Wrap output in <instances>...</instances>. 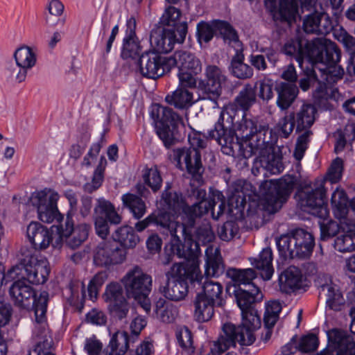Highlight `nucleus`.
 <instances>
[{
	"label": "nucleus",
	"instance_id": "f257e3e1",
	"mask_svg": "<svg viewBox=\"0 0 355 355\" xmlns=\"http://www.w3.org/2000/svg\"><path fill=\"white\" fill-rule=\"evenodd\" d=\"M50 268L47 259L35 254L28 247H21L17 254V263L8 271L11 278H17L10 287L9 293L15 305L28 309L32 304L35 321L46 322V313L49 300L46 291L37 297L35 291L30 285L44 284L49 277Z\"/></svg>",
	"mask_w": 355,
	"mask_h": 355
},
{
	"label": "nucleus",
	"instance_id": "f03ea898",
	"mask_svg": "<svg viewBox=\"0 0 355 355\" xmlns=\"http://www.w3.org/2000/svg\"><path fill=\"white\" fill-rule=\"evenodd\" d=\"M241 139H238L240 149L232 150L231 146H222L224 153L232 156H241L248 159L257 155L255 164L272 174L283 171L282 155L274 146L277 137L273 135L269 125L257 119H243L237 126Z\"/></svg>",
	"mask_w": 355,
	"mask_h": 355
},
{
	"label": "nucleus",
	"instance_id": "7ed1b4c3",
	"mask_svg": "<svg viewBox=\"0 0 355 355\" xmlns=\"http://www.w3.org/2000/svg\"><path fill=\"white\" fill-rule=\"evenodd\" d=\"M286 55L294 58L301 67L304 58L309 62H320L324 69H319L324 74L327 82L341 79L344 69L338 64L340 51L335 42L324 38L308 40L297 35L287 40L281 49Z\"/></svg>",
	"mask_w": 355,
	"mask_h": 355
},
{
	"label": "nucleus",
	"instance_id": "20e7f679",
	"mask_svg": "<svg viewBox=\"0 0 355 355\" xmlns=\"http://www.w3.org/2000/svg\"><path fill=\"white\" fill-rule=\"evenodd\" d=\"M257 102L256 87L246 83L240 90L234 101L225 105L220 111L214 128L208 131L207 137L216 140L222 146H231L232 150L240 149L238 139H241L237 126L247 118L245 112Z\"/></svg>",
	"mask_w": 355,
	"mask_h": 355
},
{
	"label": "nucleus",
	"instance_id": "39448f33",
	"mask_svg": "<svg viewBox=\"0 0 355 355\" xmlns=\"http://www.w3.org/2000/svg\"><path fill=\"white\" fill-rule=\"evenodd\" d=\"M242 322L236 326L232 323H225L223 327V334L214 343V349L220 354L230 347H234L236 343L240 345L241 355H248V346L255 341L254 331L261 327V319L254 309L241 311Z\"/></svg>",
	"mask_w": 355,
	"mask_h": 355
},
{
	"label": "nucleus",
	"instance_id": "423d86ee",
	"mask_svg": "<svg viewBox=\"0 0 355 355\" xmlns=\"http://www.w3.org/2000/svg\"><path fill=\"white\" fill-rule=\"evenodd\" d=\"M315 112L314 106L304 104L299 110L289 112L277 123V130L283 138H288L295 128L296 133L302 132L297 139L293 152V156L297 161L303 158L308 148L313 134L310 128L315 121Z\"/></svg>",
	"mask_w": 355,
	"mask_h": 355
},
{
	"label": "nucleus",
	"instance_id": "0eeeda50",
	"mask_svg": "<svg viewBox=\"0 0 355 355\" xmlns=\"http://www.w3.org/2000/svg\"><path fill=\"white\" fill-rule=\"evenodd\" d=\"M297 182V178L294 175H285L275 182H266L263 187L268 188V191L264 197L256 205L254 211L251 209L252 205H249L247 215L262 216L265 218L266 214H275L287 201Z\"/></svg>",
	"mask_w": 355,
	"mask_h": 355
},
{
	"label": "nucleus",
	"instance_id": "6e6552de",
	"mask_svg": "<svg viewBox=\"0 0 355 355\" xmlns=\"http://www.w3.org/2000/svg\"><path fill=\"white\" fill-rule=\"evenodd\" d=\"M182 223V228L185 236L182 244L174 245L168 243L164 247V255L162 258L163 264L167 265L176 254L179 258L189 259L196 255L200 250V245H205L213 242L215 234L209 221L205 220L196 230L194 239L191 232L193 227H186Z\"/></svg>",
	"mask_w": 355,
	"mask_h": 355
},
{
	"label": "nucleus",
	"instance_id": "1a4fd4ad",
	"mask_svg": "<svg viewBox=\"0 0 355 355\" xmlns=\"http://www.w3.org/2000/svg\"><path fill=\"white\" fill-rule=\"evenodd\" d=\"M167 286L161 291L164 296L173 301L183 300L187 295L189 284L200 286L203 279L199 266L195 262L174 264L166 275Z\"/></svg>",
	"mask_w": 355,
	"mask_h": 355
},
{
	"label": "nucleus",
	"instance_id": "9d476101",
	"mask_svg": "<svg viewBox=\"0 0 355 355\" xmlns=\"http://www.w3.org/2000/svg\"><path fill=\"white\" fill-rule=\"evenodd\" d=\"M281 256L286 259H307L311 255L314 246L313 235L302 228L291 230L276 239Z\"/></svg>",
	"mask_w": 355,
	"mask_h": 355
},
{
	"label": "nucleus",
	"instance_id": "9b49d317",
	"mask_svg": "<svg viewBox=\"0 0 355 355\" xmlns=\"http://www.w3.org/2000/svg\"><path fill=\"white\" fill-rule=\"evenodd\" d=\"M126 295L137 301L146 312L150 310L148 297L152 287V278L136 266L128 271L122 279Z\"/></svg>",
	"mask_w": 355,
	"mask_h": 355
},
{
	"label": "nucleus",
	"instance_id": "f8f14e48",
	"mask_svg": "<svg viewBox=\"0 0 355 355\" xmlns=\"http://www.w3.org/2000/svg\"><path fill=\"white\" fill-rule=\"evenodd\" d=\"M228 78L223 69L215 64H207L205 69V78L198 81V89L201 92L202 99L211 101L218 106V101L222 94L223 87Z\"/></svg>",
	"mask_w": 355,
	"mask_h": 355
},
{
	"label": "nucleus",
	"instance_id": "ddd939ff",
	"mask_svg": "<svg viewBox=\"0 0 355 355\" xmlns=\"http://www.w3.org/2000/svg\"><path fill=\"white\" fill-rule=\"evenodd\" d=\"M295 198L304 211L321 218L328 216L329 211L325 202L326 190L322 185L315 189L310 187L299 188Z\"/></svg>",
	"mask_w": 355,
	"mask_h": 355
},
{
	"label": "nucleus",
	"instance_id": "4468645a",
	"mask_svg": "<svg viewBox=\"0 0 355 355\" xmlns=\"http://www.w3.org/2000/svg\"><path fill=\"white\" fill-rule=\"evenodd\" d=\"M160 112L162 115L159 121L160 126L157 130V135L166 148H171L180 141L177 127L181 121V118L172 108L163 107L157 103V120Z\"/></svg>",
	"mask_w": 355,
	"mask_h": 355
},
{
	"label": "nucleus",
	"instance_id": "2eb2a0df",
	"mask_svg": "<svg viewBox=\"0 0 355 355\" xmlns=\"http://www.w3.org/2000/svg\"><path fill=\"white\" fill-rule=\"evenodd\" d=\"M93 217L96 234L102 239H105L110 233L109 223L119 225L122 220L114 206L103 198L97 199Z\"/></svg>",
	"mask_w": 355,
	"mask_h": 355
},
{
	"label": "nucleus",
	"instance_id": "dca6fc26",
	"mask_svg": "<svg viewBox=\"0 0 355 355\" xmlns=\"http://www.w3.org/2000/svg\"><path fill=\"white\" fill-rule=\"evenodd\" d=\"M171 159L181 171H187L193 179L198 181L202 179L205 168L202 163L201 153L195 148H178L174 149Z\"/></svg>",
	"mask_w": 355,
	"mask_h": 355
},
{
	"label": "nucleus",
	"instance_id": "f3484780",
	"mask_svg": "<svg viewBox=\"0 0 355 355\" xmlns=\"http://www.w3.org/2000/svg\"><path fill=\"white\" fill-rule=\"evenodd\" d=\"M160 205L162 209L157 215V226L159 225L171 232V229L173 228V220L175 216L180 214H182V209L186 205L182 197L176 192L171 191L168 187L162 193Z\"/></svg>",
	"mask_w": 355,
	"mask_h": 355
},
{
	"label": "nucleus",
	"instance_id": "a211bd4d",
	"mask_svg": "<svg viewBox=\"0 0 355 355\" xmlns=\"http://www.w3.org/2000/svg\"><path fill=\"white\" fill-rule=\"evenodd\" d=\"M59 195L57 192L40 191L34 193L31 198L32 205L37 208L38 217L44 223H51L59 221L62 215L58 209Z\"/></svg>",
	"mask_w": 355,
	"mask_h": 355
},
{
	"label": "nucleus",
	"instance_id": "6ab92c4d",
	"mask_svg": "<svg viewBox=\"0 0 355 355\" xmlns=\"http://www.w3.org/2000/svg\"><path fill=\"white\" fill-rule=\"evenodd\" d=\"M191 199H195L197 202L189 206L186 205L182 209V218L184 220V225L186 227H193L195 225L196 219L209 212L210 203H214L211 200V192L209 198H206V191L200 187L191 186L188 191Z\"/></svg>",
	"mask_w": 355,
	"mask_h": 355
},
{
	"label": "nucleus",
	"instance_id": "aec40b11",
	"mask_svg": "<svg viewBox=\"0 0 355 355\" xmlns=\"http://www.w3.org/2000/svg\"><path fill=\"white\" fill-rule=\"evenodd\" d=\"M125 258V250L112 241L100 242L94 250L93 261L98 267L108 268L122 263Z\"/></svg>",
	"mask_w": 355,
	"mask_h": 355
},
{
	"label": "nucleus",
	"instance_id": "412c9836",
	"mask_svg": "<svg viewBox=\"0 0 355 355\" xmlns=\"http://www.w3.org/2000/svg\"><path fill=\"white\" fill-rule=\"evenodd\" d=\"M103 297L107 304L110 315L115 320L126 319L130 309V305L126 300L122 286L116 282L107 285Z\"/></svg>",
	"mask_w": 355,
	"mask_h": 355
},
{
	"label": "nucleus",
	"instance_id": "4be33fe9",
	"mask_svg": "<svg viewBox=\"0 0 355 355\" xmlns=\"http://www.w3.org/2000/svg\"><path fill=\"white\" fill-rule=\"evenodd\" d=\"M264 6L277 23L291 26L299 17L298 0H264Z\"/></svg>",
	"mask_w": 355,
	"mask_h": 355
},
{
	"label": "nucleus",
	"instance_id": "5701e85b",
	"mask_svg": "<svg viewBox=\"0 0 355 355\" xmlns=\"http://www.w3.org/2000/svg\"><path fill=\"white\" fill-rule=\"evenodd\" d=\"M329 347L321 355H355V340L347 331L334 328L327 331Z\"/></svg>",
	"mask_w": 355,
	"mask_h": 355
},
{
	"label": "nucleus",
	"instance_id": "b1692460",
	"mask_svg": "<svg viewBox=\"0 0 355 355\" xmlns=\"http://www.w3.org/2000/svg\"><path fill=\"white\" fill-rule=\"evenodd\" d=\"M334 28L333 21L324 11L316 9L304 16L302 22V29L307 34L325 35L329 33Z\"/></svg>",
	"mask_w": 355,
	"mask_h": 355
},
{
	"label": "nucleus",
	"instance_id": "393cba45",
	"mask_svg": "<svg viewBox=\"0 0 355 355\" xmlns=\"http://www.w3.org/2000/svg\"><path fill=\"white\" fill-rule=\"evenodd\" d=\"M26 234L35 250L46 249L53 240L49 229L38 222H31L28 225Z\"/></svg>",
	"mask_w": 355,
	"mask_h": 355
},
{
	"label": "nucleus",
	"instance_id": "a878e982",
	"mask_svg": "<svg viewBox=\"0 0 355 355\" xmlns=\"http://www.w3.org/2000/svg\"><path fill=\"white\" fill-rule=\"evenodd\" d=\"M14 59L19 67L16 74V80L22 83L26 80L28 70L33 68L36 63V55L28 46L18 48L14 53Z\"/></svg>",
	"mask_w": 355,
	"mask_h": 355
},
{
	"label": "nucleus",
	"instance_id": "bb28decb",
	"mask_svg": "<svg viewBox=\"0 0 355 355\" xmlns=\"http://www.w3.org/2000/svg\"><path fill=\"white\" fill-rule=\"evenodd\" d=\"M319 297L324 300L326 308L334 311H340L345 304V300L338 286L332 283L320 286Z\"/></svg>",
	"mask_w": 355,
	"mask_h": 355
},
{
	"label": "nucleus",
	"instance_id": "cd10ccee",
	"mask_svg": "<svg viewBox=\"0 0 355 355\" xmlns=\"http://www.w3.org/2000/svg\"><path fill=\"white\" fill-rule=\"evenodd\" d=\"M234 296L241 311L254 308L256 303L261 301L263 297L256 285H250V288L239 287L234 291Z\"/></svg>",
	"mask_w": 355,
	"mask_h": 355
},
{
	"label": "nucleus",
	"instance_id": "c85d7f7f",
	"mask_svg": "<svg viewBox=\"0 0 355 355\" xmlns=\"http://www.w3.org/2000/svg\"><path fill=\"white\" fill-rule=\"evenodd\" d=\"M261 54H251L249 57V62L252 67L257 71H266L268 66L266 59H267L270 66L272 68L277 66L279 62V53L272 46L261 47L259 49Z\"/></svg>",
	"mask_w": 355,
	"mask_h": 355
},
{
	"label": "nucleus",
	"instance_id": "c756f323",
	"mask_svg": "<svg viewBox=\"0 0 355 355\" xmlns=\"http://www.w3.org/2000/svg\"><path fill=\"white\" fill-rule=\"evenodd\" d=\"M278 281L281 291L290 293L301 287L302 274L297 267L291 266L279 274Z\"/></svg>",
	"mask_w": 355,
	"mask_h": 355
},
{
	"label": "nucleus",
	"instance_id": "7c9ffc66",
	"mask_svg": "<svg viewBox=\"0 0 355 355\" xmlns=\"http://www.w3.org/2000/svg\"><path fill=\"white\" fill-rule=\"evenodd\" d=\"M171 57L175 60V66H177L180 71H191L194 74H198L202 71L200 60L190 52L178 51Z\"/></svg>",
	"mask_w": 355,
	"mask_h": 355
},
{
	"label": "nucleus",
	"instance_id": "2f4dec72",
	"mask_svg": "<svg viewBox=\"0 0 355 355\" xmlns=\"http://www.w3.org/2000/svg\"><path fill=\"white\" fill-rule=\"evenodd\" d=\"M273 254L270 248H263L259 256L253 259L252 264L259 271L263 280H270L274 273L272 266Z\"/></svg>",
	"mask_w": 355,
	"mask_h": 355
},
{
	"label": "nucleus",
	"instance_id": "473e14b6",
	"mask_svg": "<svg viewBox=\"0 0 355 355\" xmlns=\"http://www.w3.org/2000/svg\"><path fill=\"white\" fill-rule=\"evenodd\" d=\"M277 93V105L281 110L288 109L295 101L297 94L298 88L290 83H281L276 86Z\"/></svg>",
	"mask_w": 355,
	"mask_h": 355
},
{
	"label": "nucleus",
	"instance_id": "72a5a7b5",
	"mask_svg": "<svg viewBox=\"0 0 355 355\" xmlns=\"http://www.w3.org/2000/svg\"><path fill=\"white\" fill-rule=\"evenodd\" d=\"M225 272V265L218 248H207L205 274L207 277H218Z\"/></svg>",
	"mask_w": 355,
	"mask_h": 355
},
{
	"label": "nucleus",
	"instance_id": "f704fd0d",
	"mask_svg": "<svg viewBox=\"0 0 355 355\" xmlns=\"http://www.w3.org/2000/svg\"><path fill=\"white\" fill-rule=\"evenodd\" d=\"M342 234L334 241V248L339 252H346L355 250V226L348 223L342 224Z\"/></svg>",
	"mask_w": 355,
	"mask_h": 355
},
{
	"label": "nucleus",
	"instance_id": "c9c22d12",
	"mask_svg": "<svg viewBox=\"0 0 355 355\" xmlns=\"http://www.w3.org/2000/svg\"><path fill=\"white\" fill-rule=\"evenodd\" d=\"M244 54L242 52L236 51V54L232 58L229 71L235 78L240 80H247L251 78L254 75L253 68L244 63Z\"/></svg>",
	"mask_w": 355,
	"mask_h": 355
},
{
	"label": "nucleus",
	"instance_id": "e433bc0d",
	"mask_svg": "<svg viewBox=\"0 0 355 355\" xmlns=\"http://www.w3.org/2000/svg\"><path fill=\"white\" fill-rule=\"evenodd\" d=\"M198 286L202 291L198 294H202L203 297L216 304V306H222L225 304L223 287L219 282L205 280Z\"/></svg>",
	"mask_w": 355,
	"mask_h": 355
},
{
	"label": "nucleus",
	"instance_id": "4c0bfd02",
	"mask_svg": "<svg viewBox=\"0 0 355 355\" xmlns=\"http://www.w3.org/2000/svg\"><path fill=\"white\" fill-rule=\"evenodd\" d=\"M193 305L194 318L198 322H205L211 320L214 313V307L216 306V304L203 297L202 294L198 293Z\"/></svg>",
	"mask_w": 355,
	"mask_h": 355
},
{
	"label": "nucleus",
	"instance_id": "58836bf2",
	"mask_svg": "<svg viewBox=\"0 0 355 355\" xmlns=\"http://www.w3.org/2000/svg\"><path fill=\"white\" fill-rule=\"evenodd\" d=\"M132 340L125 331H117L112 336L105 355H124Z\"/></svg>",
	"mask_w": 355,
	"mask_h": 355
},
{
	"label": "nucleus",
	"instance_id": "ea45409f",
	"mask_svg": "<svg viewBox=\"0 0 355 355\" xmlns=\"http://www.w3.org/2000/svg\"><path fill=\"white\" fill-rule=\"evenodd\" d=\"M226 275L233 282L239 284V287L243 286V288H250V285H255L252 281L256 278L257 274L254 269H237L229 268L226 271Z\"/></svg>",
	"mask_w": 355,
	"mask_h": 355
},
{
	"label": "nucleus",
	"instance_id": "a19ab883",
	"mask_svg": "<svg viewBox=\"0 0 355 355\" xmlns=\"http://www.w3.org/2000/svg\"><path fill=\"white\" fill-rule=\"evenodd\" d=\"M112 237L113 241L119 243L125 248H133L139 242V236L132 227L128 225L118 228L113 234Z\"/></svg>",
	"mask_w": 355,
	"mask_h": 355
},
{
	"label": "nucleus",
	"instance_id": "79ce46f5",
	"mask_svg": "<svg viewBox=\"0 0 355 355\" xmlns=\"http://www.w3.org/2000/svg\"><path fill=\"white\" fill-rule=\"evenodd\" d=\"M311 64V67H306L304 70V75L305 76L304 78H300L299 81L300 87L303 91H306L309 89L310 87V84L311 81H316L318 80L320 83H327V84H332L335 82H327L324 80L325 75L322 74V73L320 71L319 69H321L320 67H318V64H320V62H309ZM322 67V69H324Z\"/></svg>",
	"mask_w": 355,
	"mask_h": 355
},
{
	"label": "nucleus",
	"instance_id": "37998d69",
	"mask_svg": "<svg viewBox=\"0 0 355 355\" xmlns=\"http://www.w3.org/2000/svg\"><path fill=\"white\" fill-rule=\"evenodd\" d=\"M136 63L144 77L155 80V49L142 53Z\"/></svg>",
	"mask_w": 355,
	"mask_h": 355
},
{
	"label": "nucleus",
	"instance_id": "c03bdc74",
	"mask_svg": "<svg viewBox=\"0 0 355 355\" xmlns=\"http://www.w3.org/2000/svg\"><path fill=\"white\" fill-rule=\"evenodd\" d=\"M90 228L86 223L78 225L69 236H65L66 245L73 250L80 247L87 239Z\"/></svg>",
	"mask_w": 355,
	"mask_h": 355
},
{
	"label": "nucleus",
	"instance_id": "a18cd8bd",
	"mask_svg": "<svg viewBox=\"0 0 355 355\" xmlns=\"http://www.w3.org/2000/svg\"><path fill=\"white\" fill-rule=\"evenodd\" d=\"M46 9L48 10V14L45 16V21L48 26L64 25L66 18L60 17L64 11V6L61 1L51 0L49 3Z\"/></svg>",
	"mask_w": 355,
	"mask_h": 355
},
{
	"label": "nucleus",
	"instance_id": "49530a36",
	"mask_svg": "<svg viewBox=\"0 0 355 355\" xmlns=\"http://www.w3.org/2000/svg\"><path fill=\"white\" fill-rule=\"evenodd\" d=\"M165 100L175 107L184 109L192 104L193 94L187 89L178 87L171 95H167Z\"/></svg>",
	"mask_w": 355,
	"mask_h": 355
},
{
	"label": "nucleus",
	"instance_id": "de8ad7c7",
	"mask_svg": "<svg viewBox=\"0 0 355 355\" xmlns=\"http://www.w3.org/2000/svg\"><path fill=\"white\" fill-rule=\"evenodd\" d=\"M213 24L216 29V35L220 37L225 43L230 44L239 42V35L236 29L227 21L214 19Z\"/></svg>",
	"mask_w": 355,
	"mask_h": 355
},
{
	"label": "nucleus",
	"instance_id": "09e8293b",
	"mask_svg": "<svg viewBox=\"0 0 355 355\" xmlns=\"http://www.w3.org/2000/svg\"><path fill=\"white\" fill-rule=\"evenodd\" d=\"M122 200L136 219L141 218L146 212V205L141 198L132 193H126L122 196Z\"/></svg>",
	"mask_w": 355,
	"mask_h": 355
},
{
	"label": "nucleus",
	"instance_id": "8fccbe9b",
	"mask_svg": "<svg viewBox=\"0 0 355 355\" xmlns=\"http://www.w3.org/2000/svg\"><path fill=\"white\" fill-rule=\"evenodd\" d=\"M141 47L137 37L124 38L121 57L123 60L130 59L136 62L141 56Z\"/></svg>",
	"mask_w": 355,
	"mask_h": 355
},
{
	"label": "nucleus",
	"instance_id": "3c124183",
	"mask_svg": "<svg viewBox=\"0 0 355 355\" xmlns=\"http://www.w3.org/2000/svg\"><path fill=\"white\" fill-rule=\"evenodd\" d=\"M331 203L337 216L342 218L347 214L348 198L345 191L339 189L334 191L331 195Z\"/></svg>",
	"mask_w": 355,
	"mask_h": 355
},
{
	"label": "nucleus",
	"instance_id": "603ef678",
	"mask_svg": "<svg viewBox=\"0 0 355 355\" xmlns=\"http://www.w3.org/2000/svg\"><path fill=\"white\" fill-rule=\"evenodd\" d=\"M282 309L279 301H269L266 306V311L263 317L265 327H273L279 319V314Z\"/></svg>",
	"mask_w": 355,
	"mask_h": 355
},
{
	"label": "nucleus",
	"instance_id": "864d4df0",
	"mask_svg": "<svg viewBox=\"0 0 355 355\" xmlns=\"http://www.w3.org/2000/svg\"><path fill=\"white\" fill-rule=\"evenodd\" d=\"M160 39L157 41V54L167 53L173 49L175 43L174 33L169 28L162 29Z\"/></svg>",
	"mask_w": 355,
	"mask_h": 355
},
{
	"label": "nucleus",
	"instance_id": "5fc2aeb1",
	"mask_svg": "<svg viewBox=\"0 0 355 355\" xmlns=\"http://www.w3.org/2000/svg\"><path fill=\"white\" fill-rule=\"evenodd\" d=\"M177 309L173 304L166 303L163 299L157 301V315L159 314V318L164 323L173 322L177 315Z\"/></svg>",
	"mask_w": 355,
	"mask_h": 355
},
{
	"label": "nucleus",
	"instance_id": "6e6d98bb",
	"mask_svg": "<svg viewBox=\"0 0 355 355\" xmlns=\"http://www.w3.org/2000/svg\"><path fill=\"white\" fill-rule=\"evenodd\" d=\"M216 33V29L214 26L213 20L210 22L200 21L198 23L196 26V37L199 42H209Z\"/></svg>",
	"mask_w": 355,
	"mask_h": 355
},
{
	"label": "nucleus",
	"instance_id": "4d7b16f0",
	"mask_svg": "<svg viewBox=\"0 0 355 355\" xmlns=\"http://www.w3.org/2000/svg\"><path fill=\"white\" fill-rule=\"evenodd\" d=\"M253 87L258 89V96L263 101L268 102L273 98V81L269 78L264 77L257 81Z\"/></svg>",
	"mask_w": 355,
	"mask_h": 355
},
{
	"label": "nucleus",
	"instance_id": "13d9d810",
	"mask_svg": "<svg viewBox=\"0 0 355 355\" xmlns=\"http://www.w3.org/2000/svg\"><path fill=\"white\" fill-rule=\"evenodd\" d=\"M211 200H214V203H210L211 206L209 211H211L212 218L218 220L225 209V197L220 191L214 190L211 191Z\"/></svg>",
	"mask_w": 355,
	"mask_h": 355
},
{
	"label": "nucleus",
	"instance_id": "bf43d9fd",
	"mask_svg": "<svg viewBox=\"0 0 355 355\" xmlns=\"http://www.w3.org/2000/svg\"><path fill=\"white\" fill-rule=\"evenodd\" d=\"M346 221L338 223L336 221L329 220L327 223H320V239L322 241L335 236L340 231L342 232V224Z\"/></svg>",
	"mask_w": 355,
	"mask_h": 355
},
{
	"label": "nucleus",
	"instance_id": "052dcab7",
	"mask_svg": "<svg viewBox=\"0 0 355 355\" xmlns=\"http://www.w3.org/2000/svg\"><path fill=\"white\" fill-rule=\"evenodd\" d=\"M107 277L108 274L106 271H101L96 273L90 280L87 286V291L90 299L92 300L93 298L97 297L99 288L107 279Z\"/></svg>",
	"mask_w": 355,
	"mask_h": 355
},
{
	"label": "nucleus",
	"instance_id": "680f3d73",
	"mask_svg": "<svg viewBox=\"0 0 355 355\" xmlns=\"http://www.w3.org/2000/svg\"><path fill=\"white\" fill-rule=\"evenodd\" d=\"M228 206L231 211L236 210V214L244 215L246 206V198L243 192L233 193L228 198Z\"/></svg>",
	"mask_w": 355,
	"mask_h": 355
},
{
	"label": "nucleus",
	"instance_id": "e2e57ef3",
	"mask_svg": "<svg viewBox=\"0 0 355 355\" xmlns=\"http://www.w3.org/2000/svg\"><path fill=\"white\" fill-rule=\"evenodd\" d=\"M239 227L236 221L230 220L223 223L218 228V234L220 239L228 241L232 239L238 234Z\"/></svg>",
	"mask_w": 355,
	"mask_h": 355
},
{
	"label": "nucleus",
	"instance_id": "0e129e2a",
	"mask_svg": "<svg viewBox=\"0 0 355 355\" xmlns=\"http://www.w3.org/2000/svg\"><path fill=\"white\" fill-rule=\"evenodd\" d=\"M176 338L179 345L189 353L194 352L193 338L191 331L186 327L176 331Z\"/></svg>",
	"mask_w": 355,
	"mask_h": 355
},
{
	"label": "nucleus",
	"instance_id": "69168bd1",
	"mask_svg": "<svg viewBox=\"0 0 355 355\" xmlns=\"http://www.w3.org/2000/svg\"><path fill=\"white\" fill-rule=\"evenodd\" d=\"M318 338L313 334L302 336L297 344L298 351L309 353L316 350L318 346Z\"/></svg>",
	"mask_w": 355,
	"mask_h": 355
},
{
	"label": "nucleus",
	"instance_id": "338daca9",
	"mask_svg": "<svg viewBox=\"0 0 355 355\" xmlns=\"http://www.w3.org/2000/svg\"><path fill=\"white\" fill-rule=\"evenodd\" d=\"M175 65V60L171 56L157 55V78L169 72Z\"/></svg>",
	"mask_w": 355,
	"mask_h": 355
},
{
	"label": "nucleus",
	"instance_id": "774afa93",
	"mask_svg": "<svg viewBox=\"0 0 355 355\" xmlns=\"http://www.w3.org/2000/svg\"><path fill=\"white\" fill-rule=\"evenodd\" d=\"M181 15L180 10L173 6L168 7L160 18L159 24L168 26V28L174 26L176 21Z\"/></svg>",
	"mask_w": 355,
	"mask_h": 355
}]
</instances>
